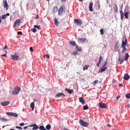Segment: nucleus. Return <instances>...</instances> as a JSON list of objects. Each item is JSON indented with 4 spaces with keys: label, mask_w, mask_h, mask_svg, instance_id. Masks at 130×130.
<instances>
[{
    "label": "nucleus",
    "mask_w": 130,
    "mask_h": 130,
    "mask_svg": "<svg viewBox=\"0 0 130 130\" xmlns=\"http://www.w3.org/2000/svg\"><path fill=\"white\" fill-rule=\"evenodd\" d=\"M107 69V68L106 67H102V68L101 69L99 70V72H103L105 71L106 69Z\"/></svg>",
    "instance_id": "bb28decb"
},
{
    "label": "nucleus",
    "mask_w": 130,
    "mask_h": 130,
    "mask_svg": "<svg viewBox=\"0 0 130 130\" xmlns=\"http://www.w3.org/2000/svg\"><path fill=\"white\" fill-rule=\"evenodd\" d=\"M100 31L102 35H103L104 34V30L103 29H101L100 30Z\"/></svg>",
    "instance_id": "37998d69"
},
{
    "label": "nucleus",
    "mask_w": 130,
    "mask_h": 130,
    "mask_svg": "<svg viewBox=\"0 0 130 130\" xmlns=\"http://www.w3.org/2000/svg\"><path fill=\"white\" fill-rule=\"evenodd\" d=\"M101 62H99V63H98V64H97V66L98 67H99V64H100V63H101Z\"/></svg>",
    "instance_id": "052dcab7"
},
{
    "label": "nucleus",
    "mask_w": 130,
    "mask_h": 130,
    "mask_svg": "<svg viewBox=\"0 0 130 130\" xmlns=\"http://www.w3.org/2000/svg\"><path fill=\"white\" fill-rule=\"evenodd\" d=\"M27 126H25V127H24V129H26L27 128Z\"/></svg>",
    "instance_id": "0e129e2a"
},
{
    "label": "nucleus",
    "mask_w": 130,
    "mask_h": 130,
    "mask_svg": "<svg viewBox=\"0 0 130 130\" xmlns=\"http://www.w3.org/2000/svg\"><path fill=\"white\" fill-rule=\"evenodd\" d=\"M39 128L40 130H42L44 129V128L43 126H41L39 127Z\"/></svg>",
    "instance_id": "58836bf2"
},
{
    "label": "nucleus",
    "mask_w": 130,
    "mask_h": 130,
    "mask_svg": "<svg viewBox=\"0 0 130 130\" xmlns=\"http://www.w3.org/2000/svg\"><path fill=\"white\" fill-rule=\"evenodd\" d=\"M125 51L124 50V49L122 50V53H123Z\"/></svg>",
    "instance_id": "69168bd1"
},
{
    "label": "nucleus",
    "mask_w": 130,
    "mask_h": 130,
    "mask_svg": "<svg viewBox=\"0 0 130 130\" xmlns=\"http://www.w3.org/2000/svg\"><path fill=\"white\" fill-rule=\"evenodd\" d=\"M125 96L127 98L130 99V93L126 94L125 95Z\"/></svg>",
    "instance_id": "c9c22d12"
},
{
    "label": "nucleus",
    "mask_w": 130,
    "mask_h": 130,
    "mask_svg": "<svg viewBox=\"0 0 130 130\" xmlns=\"http://www.w3.org/2000/svg\"><path fill=\"white\" fill-rule=\"evenodd\" d=\"M65 6L64 5L61 6L58 10V15L60 16H62L63 15L65 12Z\"/></svg>",
    "instance_id": "f257e3e1"
},
{
    "label": "nucleus",
    "mask_w": 130,
    "mask_h": 130,
    "mask_svg": "<svg viewBox=\"0 0 130 130\" xmlns=\"http://www.w3.org/2000/svg\"><path fill=\"white\" fill-rule=\"evenodd\" d=\"M58 10V8L56 6L54 7L53 8L52 11L53 13L56 12Z\"/></svg>",
    "instance_id": "aec40b11"
},
{
    "label": "nucleus",
    "mask_w": 130,
    "mask_h": 130,
    "mask_svg": "<svg viewBox=\"0 0 130 130\" xmlns=\"http://www.w3.org/2000/svg\"><path fill=\"white\" fill-rule=\"evenodd\" d=\"M124 60H123V58L122 57H119L118 59V61L120 62V64H121L122 63Z\"/></svg>",
    "instance_id": "b1692460"
},
{
    "label": "nucleus",
    "mask_w": 130,
    "mask_h": 130,
    "mask_svg": "<svg viewBox=\"0 0 130 130\" xmlns=\"http://www.w3.org/2000/svg\"><path fill=\"white\" fill-rule=\"evenodd\" d=\"M11 58L15 60H17L19 58V57L18 55H13L11 56Z\"/></svg>",
    "instance_id": "9d476101"
},
{
    "label": "nucleus",
    "mask_w": 130,
    "mask_h": 130,
    "mask_svg": "<svg viewBox=\"0 0 130 130\" xmlns=\"http://www.w3.org/2000/svg\"><path fill=\"white\" fill-rule=\"evenodd\" d=\"M74 23L77 25H80L82 23V21L79 19H75L74 20Z\"/></svg>",
    "instance_id": "39448f33"
},
{
    "label": "nucleus",
    "mask_w": 130,
    "mask_h": 130,
    "mask_svg": "<svg viewBox=\"0 0 130 130\" xmlns=\"http://www.w3.org/2000/svg\"><path fill=\"white\" fill-rule=\"evenodd\" d=\"M45 56H46V57L48 58H50V56L48 54H46Z\"/></svg>",
    "instance_id": "603ef678"
},
{
    "label": "nucleus",
    "mask_w": 130,
    "mask_h": 130,
    "mask_svg": "<svg viewBox=\"0 0 130 130\" xmlns=\"http://www.w3.org/2000/svg\"><path fill=\"white\" fill-rule=\"evenodd\" d=\"M65 90L67 91V92L69 94H71L73 91V89H66Z\"/></svg>",
    "instance_id": "a878e982"
},
{
    "label": "nucleus",
    "mask_w": 130,
    "mask_h": 130,
    "mask_svg": "<svg viewBox=\"0 0 130 130\" xmlns=\"http://www.w3.org/2000/svg\"><path fill=\"white\" fill-rule=\"evenodd\" d=\"M78 52L76 51H74L73 53V54L74 55H76L78 54Z\"/></svg>",
    "instance_id": "79ce46f5"
},
{
    "label": "nucleus",
    "mask_w": 130,
    "mask_h": 130,
    "mask_svg": "<svg viewBox=\"0 0 130 130\" xmlns=\"http://www.w3.org/2000/svg\"><path fill=\"white\" fill-rule=\"evenodd\" d=\"M79 122V124L84 127H87L89 125L88 123L85 122L82 120H80Z\"/></svg>",
    "instance_id": "7ed1b4c3"
},
{
    "label": "nucleus",
    "mask_w": 130,
    "mask_h": 130,
    "mask_svg": "<svg viewBox=\"0 0 130 130\" xmlns=\"http://www.w3.org/2000/svg\"><path fill=\"white\" fill-rule=\"evenodd\" d=\"M93 5V4L92 2H90V3L89 6V10L91 11H93L92 9Z\"/></svg>",
    "instance_id": "2eb2a0df"
},
{
    "label": "nucleus",
    "mask_w": 130,
    "mask_h": 130,
    "mask_svg": "<svg viewBox=\"0 0 130 130\" xmlns=\"http://www.w3.org/2000/svg\"><path fill=\"white\" fill-rule=\"evenodd\" d=\"M120 97V95L119 96L117 97H116L117 100H118L119 99V98Z\"/></svg>",
    "instance_id": "864d4df0"
},
{
    "label": "nucleus",
    "mask_w": 130,
    "mask_h": 130,
    "mask_svg": "<svg viewBox=\"0 0 130 130\" xmlns=\"http://www.w3.org/2000/svg\"><path fill=\"white\" fill-rule=\"evenodd\" d=\"M9 103L8 101L5 102H2L1 103L2 105L3 106H5L7 105Z\"/></svg>",
    "instance_id": "6ab92c4d"
},
{
    "label": "nucleus",
    "mask_w": 130,
    "mask_h": 130,
    "mask_svg": "<svg viewBox=\"0 0 130 130\" xmlns=\"http://www.w3.org/2000/svg\"><path fill=\"white\" fill-rule=\"evenodd\" d=\"M88 109V107L86 105L84 106L83 107V109L84 110H86Z\"/></svg>",
    "instance_id": "ea45409f"
},
{
    "label": "nucleus",
    "mask_w": 130,
    "mask_h": 130,
    "mask_svg": "<svg viewBox=\"0 0 130 130\" xmlns=\"http://www.w3.org/2000/svg\"><path fill=\"white\" fill-rule=\"evenodd\" d=\"M17 34L18 35H19V34L22 35V32L21 31H19L18 32H17Z\"/></svg>",
    "instance_id": "de8ad7c7"
},
{
    "label": "nucleus",
    "mask_w": 130,
    "mask_h": 130,
    "mask_svg": "<svg viewBox=\"0 0 130 130\" xmlns=\"http://www.w3.org/2000/svg\"><path fill=\"white\" fill-rule=\"evenodd\" d=\"M122 47L123 48V49H124V50L126 51L127 50L126 48H125V46H122Z\"/></svg>",
    "instance_id": "49530a36"
},
{
    "label": "nucleus",
    "mask_w": 130,
    "mask_h": 130,
    "mask_svg": "<svg viewBox=\"0 0 130 130\" xmlns=\"http://www.w3.org/2000/svg\"><path fill=\"white\" fill-rule=\"evenodd\" d=\"M120 13L121 14V18L122 20H123L124 19V17L123 15V13L122 11V10H121L120 11Z\"/></svg>",
    "instance_id": "5701e85b"
},
{
    "label": "nucleus",
    "mask_w": 130,
    "mask_h": 130,
    "mask_svg": "<svg viewBox=\"0 0 130 130\" xmlns=\"http://www.w3.org/2000/svg\"><path fill=\"white\" fill-rule=\"evenodd\" d=\"M69 44L71 46H76V44L74 41H70L69 42Z\"/></svg>",
    "instance_id": "412c9836"
},
{
    "label": "nucleus",
    "mask_w": 130,
    "mask_h": 130,
    "mask_svg": "<svg viewBox=\"0 0 130 130\" xmlns=\"http://www.w3.org/2000/svg\"><path fill=\"white\" fill-rule=\"evenodd\" d=\"M21 88L18 86H16L14 88L12 93L14 95L17 94L20 90Z\"/></svg>",
    "instance_id": "f03ea898"
},
{
    "label": "nucleus",
    "mask_w": 130,
    "mask_h": 130,
    "mask_svg": "<svg viewBox=\"0 0 130 130\" xmlns=\"http://www.w3.org/2000/svg\"><path fill=\"white\" fill-rule=\"evenodd\" d=\"M128 12H126V13H125L124 14L125 18L127 19H128Z\"/></svg>",
    "instance_id": "2f4dec72"
},
{
    "label": "nucleus",
    "mask_w": 130,
    "mask_h": 130,
    "mask_svg": "<svg viewBox=\"0 0 130 130\" xmlns=\"http://www.w3.org/2000/svg\"><path fill=\"white\" fill-rule=\"evenodd\" d=\"M7 45H6L5 46V47L3 48V49H7Z\"/></svg>",
    "instance_id": "4d7b16f0"
},
{
    "label": "nucleus",
    "mask_w": 130,
    "mask_h": 130,
    "mask_svg": "<svg viewBox=\"0 0 130 130\" xmlns=\"http://www.w3.org/2000/svg\"><path fill=\"white\" fill-rule=\"evenodd\" d=\"M1 56H6V57H7V56L6 55V54H5L2 55Z\"/></svg>",
    "instance_id": "6e6d98bb"
},
{
    "label": "nucleus",
    "mask_w": 130,
    "mask_h": 130,
    "mask_svg": "<svg viewBox=\"0 0 130 130\" xmlns=\"http://www.w3.org/2000/svg\"><path fill=\"white\" fill-rule=\"evenodd\" d=\"M129 57V55L128 53H126L125 55V58L124 59V60H126Z\"/></svg>",
    "instance_id": "cd10ccee"
},
{
    "label": "nucleus",
    "mask_w": 130,
    "mask_h": 130,
    "mask_svg": "<svg viewBox=\"0 0 130 130\" xmlns=\"http://www.w3.org/2000/svg\"><path fill=\"white\" fill-rule=\"evenodd\" d=\"M129 78V76L128 74L125 73L123 77L124 79L125 80H128Z\"/></svg>",
    "instance_id": "ddd939ff"
},
{
    "label": "nucleus",
    "mask_w": 130,
    "mask_h": 130,
    "mask_svg": "<svg viewBox=\"0 0 130 130\" xmlns=\"http://www.w3.org/2000/svg\"><path fill=\"white\" fill-rule=\"evenodd\" d=\"M76 49L78 51H82V49L81 48L79 47L77 45L76 46Z\"/></svg>",
    "instance_id": "c756f323"
},
{
    "label": "nucleus",
    "mask_w": 130,
    "mask_h": 130,
    "mask_svg": "<svg viewBox=\"0 0 130 130\" xmlns=\"http://www.w3.org/2000/svg\"><path fill=\"white\" fill-rule=\"evenodd\" d=\"M107 65V63L106 61L105 64L103 65V67H104L105 66H106Z\"/></svg>",
    "instance_id": "a18cd8bd"
},
{
    "label": "nucleus",
    "mask_w": 130,
    "mask_h": 130,
    "mask_svg": "<svg viewBox=\"0 0 130 130\" xmlns=\"http://www.w3.org/2000/svg\"><path fill=\"white\" fill-rule=\"evenodd\" d=\"M119 86L120 87H121L123 86V85L122 84H119Z\"/></svg>",
    "instance_id": "3c124183"
},
{
    "label": "nucleus",
    "mask_w": 130,
    "mask_h": 130,
    "mask_svg": "<svg viewBox=\"0 0 130 130\" xmlns=\"http://www.w3.org/2000/svg\"><path fill=\"white\" fill-rule=\"evenodd\" d=\"M30 50L31 51H33V48L32 47H30Z\"/></svg>",
    "instance_id": "5fc2aeb1"
},
{
    "label": "nucleus",
    "mask_w": 130,
    "mask_h": 130,
    "mask_svg": "<svg viewBox=\"0 0 130 130\" xmlns=\"http://www.w3.org/2000/svg\"><path fill=\"white\" fill-rule=\"evenodd\" d=\"M54 22L56 26H58L59 25V23L58 21H57L56 18H55L54 19Z\"/></svg>",
    "instance_id": "4be33fe9"
},
{
    "label": "nucleus",
    "mask_w": 130,
    "mask_h": 130,
    "mask_svg": "<svg viewBox=\"0 0 130 130\" xmlns=\"http://www.w3.org/2000/svg\"><path fill=\"white\" fill-rule=\"evenodd\" d=\"M15 117H17L18 116V115L16 113H14L13 112H12V115Z\"/></svg>",
    "instance_id": "72a5a7b5"
},
{
    "label": "nucleus",
    "mask_w": 130,
    "mask_h": 130,
    "mask_svg": "<svg viewBox=\"0 0 130 130\" xmlns=\"http://www.w3.org/2000/svg\"><path fill=\"white\" fill-rule=\"evenodd\" d=\"M34 27L35 28H37L38 29H40V26L39 25H34Z\"/></svg>",
    "instance_id": "f704fd0d"
},
{
    "label": "nucleus",
    "mask_w": 130,
    "mask_h": 130,
    "mask_svg": "<svg viewBox=\"0 0 130 130\" xmlns=\"http://www.w3.org/2000/svg\"><path fill=\"white\" fill-rule=\"evenodd\" d=\"M3 5L4 8H6V10H7L9 6L6 0L3 1Z\"/></svg>",
    "instance_id": "6e6552de"
},
{
    "label": "nucleus",
    "mask_w": 130,
    "mask_h": 130,
    "mask_svg": "<svg viewBox=\"0 0 130 130\" xmlns=\"http://www.w3.org/2000/svg\"><path fill=\"white\" fill-rule=\"evenodd\" d=\"M34 126L32 128V130L37 129L38 128V126L36 124H34L30 126Z\"/></svg>",
    "instance_id": "dca6fc26"
},
{
    "label": "nucleus",
    "mask_w": 130,
    "mask_h": 130,
    "mask_svg": "<svg viewBox=\"0 0 130 130\" xmlns=\"http://www.w3.org/2000/svg\"><path fill=\"white\" fill-rule=\"evenodd\" d=\"M114 10L115 12H116L118 11V9L117 5L115 4L114 6Z\"/></svg>",
    "instance_id": "393cba45"
},
{
    "label": "nucleus",
    "mask_w": 130,
    "mask_h": 130,
    "mask_svg": "<svg viewBox=\"0 0 130 130\" xmlns=\"http://www.w3.org/2000/svg\"><path fill=\"white\" fill-rule=\"evenodd\" d=\"M127 42V39L126 38L125 39V41L123 40L122 42V44L121 45L122 46H125Z\"/></svg>",
    "instance_id": "a211bd4d"
},
{
    "label": "nucleus",
    "mask_w": 130,
    "mask_h": 130,
    "mask_svg": "<svg viewBox=\"0 0 130 130\" xmlns=\"http://www.w3.org/2000/svg\"><path fill=\"white\" fill-rule=\"evenodd\" d=\"M21 22V20L20 19H17L13 25L14 27H15L16 26L19 27L20 25Z\"/></svg>",
    "instance_id": "20e7f679"
},
{
    "label": "nucleus",
    "mask_w": 130,
    "mask_h": 130,
    "mask_svg": "<svg viewBox=\"0 0 130 130\" xmlns=\"http://www.w3.org/2000/svg\"><path fill=\"white\" fill-rule=\"evenodd\" d=\"M4 51L5 52V54H6L7 53V50H4Z\"/></svg>",
    "instance_id": "e2e57ef3"
},
{
    "label": "nucleus",
    "mask_w": 130,
    "mask_h": 130,
    "mask_svg": "<svg viewBox=\"0 0 130 130\" xmlns=\"http://www.w3.org/2000/svg\"><path fill=\"white\" fill-rule=\"evenodd\" d=\"M99 106L100 107L102 108H106L107 107L106 104L103 103H100L99 104Z\"/></svg>",
    "instance_id": "9b49d317"
},
{
    "label": "nucleus",
    "mask_w": 130,
    "mask_h": 130,
    "mask_svg": "<svg viewBox=\"0 0 130 130\" xmlns=\"http://www.w3.org/2000/svg\"><path fill=\"white\" fill-rule=\"evenodd\" d=\"M89 67V66L88 65H85L83 67V70H87Z\"/></svg>",
    "instance_id": "7c9ffc66"
},
{
    "label": "nucleus",
    "mask_w": 130,
    "mask_h": 130,
    "mask_svg": "<svg viewBox=\"0 0 130 130\" xmlns=\"http://www.w3.org/2000/svg\"><path fill=\"white\" fill-rule=\"evenodd\" d=\"M100 56L99 58V62H101V61L103 59V58L101 56V55H100Z\"/></svg>",
    "instance_id": "4c0bfd02"
},
{
    "label": "nucleus",
    "mask_w": 130,
    "mask_h": 130,
    "mask_svg": "<svg viewBox=\"0 0 130 130\" xmlns=\"http://www.w3.org/2000/svg\"><path fill=\"white\" fill-rule=\"evenodd\" d=\"M34 102L31 103L30 104V107L31 108H32V110H33L34 109Z\"/></svg>",
    "instance_id": "c85d7f7f"
},
{
    "label": "nucleus",
    "mask_w": 130,
    "mask_h": 130,
    "mask_svg": "<svg viewBox=\"0 0 130 130\" xmlns=\"http://www.w3.org/2000/svg\"><path fill=\"white\" fill-rule=\"evenodd\" d=\"M65 96V95L63 93H59L56 95L55 97V98H59L60 97H64Z\"/></svg>",
    "instance_id": "1a4fd4ad"
},
{
    "label": "nucleus",
    "mask_w": 130,
    "mask_h": 130,
    "mask_svg": "<svg viewBox=\"0 0 130 130\" xmlns=\"http://www.w3.org/2000/svg\"><path fill=\"white\" fill-rule=\"evenodd\" d=\"M129 106H130L129 104H128V105H127V106L128 107V108H129Z\"/></svg>",
    "instance_id": "774afa93"
},
{
    "label": "nucleus",
    "mask_w": 130,
    "mask_h": 130,
    "mask_svg": "<svg viewBox=\"0 0 130 130\" xmlns=\"http://www.w3.org/2000/svg\"><path fill=\"white\" fill-rule=\"evenodd\" d=\"M6 114L9 116H12V112H6Z\"/></svg>",
    "instance_id": "e433bc0d"
},
{
    "label": "nucleus",
    "mask_w": 130,
    "mask_h": 130,
    "mask_svg": "<svg viewBox=\"0 0 130 130\" xmlns=\"http://www.w3.org/2000/svg\"><path fill=\"white\" fill-rule=\"evenodd\" d=\"M107 126L109 127H111V125L110 124H107Z\"/></svg>",
    "instance_id": "13d9d810"
},
{
    "label": "nucleus",
    "mask_w": 130,
    "mask_h": 130,
    "mask_svg": "<svg viewBox=\"0 0 130 130\" xmlns=\"http://www.w3.org/2000/svg\"><path fill=\"white\" fill-rule=\"evenodd\" d=\"M100 5L99 4V6H98V9H100Z\"/></svg>",
    "instance_id": "338daca9"
},
{
    "label": "nucleus",
    "mask_w": 130,
    "mask_h": 130,
    "mask_svg": "<svg viewBox=\"0 0 130 130\" xmlns=\"http://www.w3.org/2000/svg\"><path fill=\"white\" fill-rule=\"evenodd\" d=\"M19 125L21 126H23L25 125V124L23 123H21L19 124Z\"/></svg>",
    "instance_id": "8fccbe9b"
},
{
    "label": "nucleus",
    "mask_w": 130,
    "mask_h": 130,
    "mask_svg": "<svg viewBox=\"0 0 130 130\" xmlns=\"http://www.w3.org/2000/svg\"><path fill=\"white\" fill-rule=\"evenodd\" d=\"M79 102L83 104H84L85 103V101L84 98L82 97H80L79 98Z\"/></svg>",
    "instance_id": "4468645a"
},
{
    "label": "nucleus",
    "mask_w": 130,
    "mask_h": 130,
    "mask_svg": "<svg viewBox=\"0 0 130 130\" xmlns=\"http://www.w3.org/2000/svg\"><path fill=\"white\" fill-rule=\"evenodd\" d=\"M31 31H32L34 32H35L37 30L35 28H32L31 29Z\"/></svg>",
    "instance_id": "a19ab883"
},
{
    "label": "nucleus",
    "mask_w": 130,
    "mask_h": 130,
    "mask_svg": "<svg viewBox=\"0 0 130 130\" xmlns=\"http://www.w3.org/2000/svg\"><path fill=\"white\" fill-rule=\"evenodd\" d=\"M0 119L1 121L2 122H4L5 121H8L10 120L9 119H7L6 118H4L1 117Z\"/></svg>",
    "instance_id": "f3484780"
},
{
    "label": "nucleus",
    "mask_w": 130,
    "mask_h": 130,
    "mask_svg": "<svg viewBox=\"0 0 130 130\" xmlns=\"http://www.w3.org/2000/svg\"><path fill=\"white\" fill-rule=\"evenodd\" d=\"M10 15V14L9 13H7L6 14L3 15L1 17V18L3 19H6L7 16H9Z\"/></svg>",
    "instance_id": "f8f14e48"
},
{
    "label": "nucleus",
    "mask_w": 130,
    "mask_h": 130,
    "mask_svg": "<svg viewBox=\"0 0 130 130\" xmlns=\"http://www.w3.org/2000/svg\"><path fill=\"white\" fill-rule=\"evenodd\" d=\"M46 128L47 129L49 130L51 128V126L50 125L48 124L46 126Z\"/></svg>",
    "instance_id": "473e14b6"
},
{
    "label": "nucleus",
    "mask_w": 130,
    "mask_h": 130,
    "mask_svg": "<svg viewBox=\"0 0 130 130\" xmlns=\"http://www.w3.org/2000/svg\"><path fill=\"white\" fill-rule=\"evenodd\" d=\"M39 18V16L38 15H37L36 16V19H37Z\"/></svg>",
    "instance_id": "bf43d9fd"
},
{
    "label": "nucleus",
    "mask_w": 130,
    "mask_h": 130,
    "mask_svg": "<svg viewBox=\"0 0 130 130\" xmlns=\"http://www.w3.org/2000/svg\"><path fill=\"white\" fill-rule=\"evenodd\" d=\"M67 0H60V1L62 2H64L66 1Z\"/></svg>",
    "instance_id": "680f3d73"
},
{
    "label": "nucleus",
    "mask_w": 130,
    "mask_h": 130,
    "mask_svg": "<svg viewBox=\"0 0 130 130\" xmlns=\"http://www.w3.org/2000/svg\"><path fill=\"white\" fill-rule=\"evenodd\" d=\"M87 40L86 38H79L78 39V42L79 44H83Z\"/></svg>",
    "instance_id": "423d86ee"
},
{
    "label": "nucleus",
    "mask_w": 130,
    "mask_h": 130,
    "mask_svg": "<svg viewBox=\"0 0 130 130\" xmlns=\"http://www.w3.org/2000/svg\"><path fill=\"white\" fill-rule=\"evenodd\" d=\"M15 127L16 128H18L19 129H22V128L21 127H20V126H16Z\"/></svg>",
    "instance_id": "09e8293b"
},
{
    "label": "nucleus",
    "mask_w": 130,
    "mask_h": 130,
    "mask_svg": "<svg viewBox=\"0 0 130 130\" xmlns=\"http://www.w3.org/2000/svg\"><path fill=\"white\" fill-rule=\"evenodd\" d=\"M120 44L118 42H116L115 47V49L116 51H118L120 50Z\"/></svg>",
    "instance_id": "0eeeda50"
},
{
    "label": "nucleus",
    "mask_w": 130,
    "mask_h": 130,
    "mask_svg": "<svg viewBox=\"0 0 130 130\" xmlns=\"http://www.w3.org/2000/svg\"><path fill=\"white\" fill-rule=\"evenodd\" d=\"M99 81L98 80H94V84H96Z\"/></svg>",
    "instance_id": "c03bdc74"
}]
</instances>
